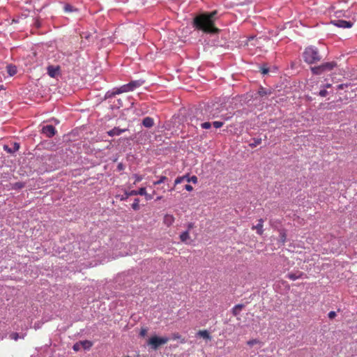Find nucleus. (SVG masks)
I'll return each instance as SVG.
<instances>
[{"mask_svg":"<svg viewBox=\"0 0 357 357\" xmlns=\"http://www.w3.org/2000/svg\"><path fill=\"white\" fill-rule=\"evenodd\" d=\"M216 14L217 11L214 10L197 16L193 21L194 26L207 33H218L220 30L214 24V18Z\"/></svg>","mask_w":357,"mask_h":357,"instance_id":"nucleus-1","label":"nucleus"},{"mask_svg":"<svg viewBox=\"0 0 357 357\" xmlns=\"http://www.w3.org/2000/svg\"><path fill=\"white\" fill-rule=\"evenodd\" d=\"M304 61L310 64L319 61L321 59L317 47L310 46L303 52Z\"/></svg>","mask_w":357,"mask_h":357,"instance_id":"nucleus-2","label":"nucleus"},{"mask_svg":"<svg viewBox=\"0 0 357 357\" xmlns=\"http://www.w3.org/2000/svg\"><path fill=\"white\" fill-rule=\"evenodd\" d=\"M169 340V339L167 337L154 335L148 340L147 344L152 350L156 351L160 346L167 343Z\"/></svg>","mask_w":357,"mask_h":357,"instance_id":"nucleus-3","label":"nucleus"},{"mask_svg":"<svg viewBox=\"0 0 357 357\" xmlns=\"http://www.w3.org/2000/svg\"><path fill=\"white\" fill-rule=\"evenodd\" d=\"M331 23L340 28H351L353 26V22L343 20H334L331 21Z\"/></svg>","mask_w":357,"mask_h":357,"instance_id":"nucleus-4","label":"nucleus"},{"mask_svg":"<svg viewBox=\"0 0 357 357\" xmlns=\"http://www.w3.org/2000/svg\"><path fill=\"white\" fill-rule=\"evenodd\" d=\"M56 132L55 128L52 125H47L43 126L42 128V133L46 135L47 137H53Z\"/></svg>","mask_w":357,"mask_h":357,"instance_id":"nucleus-5","label":"nucleus"},{"mask_svg":"<svg viewBox=\"0 0 357 357\" xmlns=\"http://www.w3.org/2000/svg\"><path fill=\"white\" fill-rule=\"evenodd\" d=\"M304 275H305L304 273H303L300 271H296L295 272L288 273L286 275V278L292 281H294L297 279L302 278Z\"/></svg>","mask_w":357,"mask_h":357,"instance_id":"nucleus-6","label":"nucleus"},{"mask_svg":"<svg viewBox=\"0 0 357 357\" xmlns=\"http://www.w3.org/2000/svg\"><path fill=\"white\" fill-rule=\"evenodd\" d=\"M336 66L337 63L335 61L326 62L320 65L321 68L323 70V73L326 71L332 70Z\"/></svg>","mask_w":357,"mask_h":357,"instance_id":"nucleus-7","label":"nucleus"},{"mask_svg":"<svg viewBox=\"0 0 357 357\" xmlns=\"http://www.w3.org/2000/svg\"><path fill=\"white\" fill-rule=\"evenodd\" d=\"M129 91H131L130 88L129 84H124V85L121 86V87H119L116 90L113 91L112 94L113 95H116V94H120V93H126V92H129Z\"/></svg>","mask_w":357,"mask_h":357,"instance_id":"nucleus-8","label":"nucleus"},{"mask_svg":"<svg viewBox=\"0 0 357 357\" xmlns=\"http://www.w3.org/2000/svg\"><path fill=\"white\" fill-rule=\"evenodd\" d=\"M20 149V144L17 142H14L13 144V147H9L8 145L3 146V149L9 153H15L18 151Z\"/></svg>","mask_w":357,"mask_h":357,"instance_id":"nucleus-9","label":"nucleus"},{"mask_svg":"<svg viewBox=\"0 0 357 357\" xmlns=\"http://www.w3.org/2000/svg\"><path fill=\"white\" fill-rule=\"evenodd\" d=\"M59 67H54L53 66H50L47 68V73L51 77H55L59 72Z\"/></svg>","mask_w":357,"mask_h":357,"instance_id":"nucleus-10","label":"nucleus"},{"mask_svg":"<svg viewBox=\"0 0 357 357\" xmlns=\"http://www.w3.org/2000/svg\"><path fill=\"white\" fill-rule=\"evenodd\" d=\"M144 83V81L139 79V80L131 81L130 82L128 83V84L130 86L131 91H132L135 89L141 86Z\"/></svg>","mask_w":357,"mask_h":357,"instance_id":"nucleus-11","label":"nucleus"},{"mask_svg":"<svg viewBox=\"0 0 357 357\" xmlns=\"http://www.w3.org/2000/svg\"><path fill=\"white\" fill-rule=\"evenodd\" d=\"M125 131H126L125 129H120L119 128H114L112 129L111 130L108 131L107 134H108V135L113 137V136H116V135H120L121 133H123Z\"/></svg>","mask_w":357,"mask_h":357,"instance_id":"nucleus-12","label":"nucleus"},{"mask_svg":"<svg viewBox=\"0 0 357 357\" xmlns=\"http://www.w3.org/2000/svg\"><path fill=\"white\" fill-rule=\"evenodd\" d=\"M142 125L146 128H151L154 125L153 119L151 117L147 116L143 119Z\"/></svg>","mask_w":357,"mask_h":357,"instance_id":"nucleus-13","label":"nucleus"},{"mask_svg":"<svg viewBox=\"0 0 357 357\" xmlns=\"http://www.w3.org/2000/svg\"><path fill=\"white\" fill-rule=\"evenodd\" d=\"M244 307V305L243 304H238V305H236L233 308H232V314L234 316H238L241 310Z\"/></svg>","mask_w":357,"mask_h":357,"instance_id":"nucleus-14","label":"nucleus"},{"mask_svg":"<svg viewBox=\"0 0 357 357\" xmlns=\"http://www.w3.org/2000/svg\"><path fill=\"white\" fill-rule=\"evenodd\" d=\"M79 344H81L82 348L85 350L90 349V348L93 346L92 342L89 340L79 341Z\"/></svg>","mask_w":357,"mask_h":357,"instance_id":"nucleus-15","label":"nucleus"},{"mask_svg":"<svg viewBox=\"0 0 357 357\" xmlns=\"http://www.w3.org/2000/svg\"><path fill=\"white\" fill-rule=\"evenodd\" d=\"M197 335H199V337H203L205 340H210L211 339V336L210 335L209 333L206 330L199 331L197 333Z\"/></svg>","mask_w":357,"mask_h":357,"instance_id":"nucleus-16","label":"nucleus"},{"mask_svg":"<svg viewBox=\"0 0 357 357\" xmlns=\"http://www.w3.org/2000/svg\"><path fill=\"white\" fill-rule=\"evenodd\" d=\"M180 239L182 242H184L185 243H190V242L188 241V240L190 239V236H189L188 231H183L180 235Z\"/></svg>","mask_w":357,"mask_h":357,"instance_id":"nucleus-17","label":"nucleus"},{"mask_svg":"<svg viewBox=\"0 0 357 357\" xmlns=\"http://www.w3.org/2000/svg\"><path fill=\"white\" fill-rule=\"evenodd\" d=\"M7 73L10 76H13L17 73V68L15 66L8 65L6 67Z\"/></svg>","mask_w":357,"mask_h":357,"instance_id":"nucleus-18","label":"nucleus"},{"mask_svg":"<svg viewBox=\"0 0 357 357\" xmlns=\"http://www.w3.org/2000/svg\"><path fill=\"white\" fill-rule=\"evenodd\" d=\"M64 11L66 13H72V12H75V11H77V9L75 7H73V6H71L70 4H66L64 6Z\"/></svg>","mask_w":357,"mask_h":357,"instance_id":"nucleus-19","label":"nucleus"},{"mask_svg":"<svg viewBox=\"0 0 357 357\" xmlns=\"http://www.w3.org/2000/svg\"><path fill=\"white\" fill-rule=\"evenodd\" d=\"M167 180H168V178L167 176H160V178L158 181H153V185H160L161 183L166 182Z\"/></svg>","mask_w":357,"mask_h":357,"instance_id":"nucleus-20","label":"nucleus"},{"mask_svg":"<svg viewBox=\"0 0 357 357\" xmlns=\"http://www.w3.org/2000/svg\"><path fill=\"white\" fill-rule=\"evenodd\" d=\"M131 207L135 211H138L140 208L139 199L138 198L135 199L134 202L131 205Z\"/></svg>","mask_w":357,"mask_h":357,"instance_id":"nucleus-21","label":"nucleus"},{"mask_svg":"<svg viewBox=\"0 0 357 357\" xmlns=\"http://www.w3.org/2000/svg\"><path fill=\"white\" fill-rule=\"evenodd\" d=\"M252 229V230H256L257 234H261L263 232V225H253Z\"/></svg>","mask_w":357,"mask_h":357,"instance_id":"nucleus-22","label":"nucleus"},{"mask_svg":"<svg viewBox=\"0 0 357 357\" xmlns=\"http://www.w3.org/2000/svg\"><path fill=\"white\" fill-rule=\"evenodd\" d=\"M311 70L315 75H320L323 73L320 66L311 68Z\"/></svg>","mask_w":357,"mask_h":357,"instance_id":"nucleus-23","label":"nucleus"},{"mask_svg":"<svg viewBox=\"0 0 357 357\" xmlns=\"http://www.w3.org/2000/svg\"><path fill=\"white\" fill-rule=\"evenodd\" d=\"M253 140H254V142L250 144V146L252 148L256 147L257 146L259 145L261 143V138H255Z\"/></svg>","mask_w":357,"mask_h":357,"instance_id":"nucleus-24","label":"nucleus"},{"mask_svg":"<svg viewBox=\"0 0 357 357\" xmlns=\"http://www.w3.org/2000/svg\"><path fill=\"white\" fill-rule=\"evenodd\" d=\"M187 178V175L183 176H178L175 179L174 185L179 184L182 183L185 178Z\"/></svg>","mask_w":357,"mask_h":357,"instance_id":"nucleus-25","label":"nucleus"},{"mask_svg":"<svg viewBox=\"0 0 357 357\" xmlns=\"http://www.w3.org/2000/svg\"><path fill=\"white\" fill-rule=\"evenodd\" d=\"M185 180H186L188 182H192L193 183H197V177L196 176H192L191 177H189L187 175V178Z\"/></svg>","mask_w":357,"mask_h":357,"instance_id":"nucleus-26","label":"nucleus"},{"mask_svg":"<svg viewBox=\"0 0 357 357\" xmlns=\"http://www.w3.org/2000/svg\"><path fill=\"white\" fill-rule=\"evenodd\" d=\"M195 114L197 116V120L203 121L204 119V118H202V111L201 109H196Z\"/></svg>","mask_w":357,"mask_h":357,"instance_id":"nucleus-27","label":"nucleus"},{"mask_svg":"<svg viewBox=\"0 0 357 357\" xmlns=\"http://www.w3.org/2000/svg\"><path fill=\"white\" fill-rule=\"evenodd\" d=\"M174 221V218L171 215H167L165 217V223H171L172 222Z\"/></svg>","mask_w":357,"mask_h":357,"instance_id":"nucleus-28","label":"nucleus"},{"mask_svg":"<svg viewBox=\"0 0 357 357\" xmlns=\"http://www.w3.org/2000/svg\"><path fill=\"white\" fill-rule=\"evenodd\" d=\"M132 195H138L137 190H133L128 192H125V198H128L130 196H132Z\"/></svg>","mask_w":357,"mask_h":357,"instance_id":"nucleus-29","label":"nucleus"},{"mask_svg":"<svg viewBox=\"0 0 357 357\" xmlns=\"http://www.w3.org/2000/svg\"><path fill=\"white\" fill-rule=\"evenodd\" d=\"M287 236L284 232H280V241L284 243L286 241Z\"/></svg>","mask_w":357,"mask_h":357,"instance_id":"nucleus-30","label":"nucleus"},{"mask_svg":"<svg viewBox=\"0 0 357 357\" xmlns=\"http://www.w3.org/2000/svg\"><path fill=\"white\" fill-rule=\"evenodd\" d=\"M134 178H135L134 184H136V183L140 182L143 179L142 176L140 175H138V174H135Z\"/></svg>","mask_w":357,"mask_h":357,"instance_id":"nucleus-31","label":"nucleus"},{"mask_svg":"<svg viewBox=\"0 0 357 357\" xmlns=\"http://www.w3.org/2000/svg\"><path fill=\"white\" fill-rule=\"evenodd\" d=\"M81 348L82 346L79 344V342H76L73 347V350L75 351H79L81 349Z\"/></svg>","mask_w":357,"mask_h":357,"instance_id":"nucleus-32","label":"nucleus"},{"mask_svg":"<svg viewBox=\"0 0 357 357\" xmlns=\"http://www.w3.org/2000/svg\"><path fill=\"white\" fill-rule=\"evenodd\" d=\"M201 127L204 129H209L211 127L210 122H204L201 124Z\"/></svg>","mask_w":357,"mask_h":357,"instance_id":"nucleus-33","label":"nucleus"},{"mask_svg":"<svg viewBox=\"0 0 357 357\" xmlns=\"http://www.w3.org/2000/svg\"><path fill=\"white\" fill-rule=\"evenodd\" d=\"M146 190L145 188H140L137 190V195H143V196H144V195H146Z\"/></svg>","mask_w":357,"mask_h":357,"instance_id":"nucleus-34","label":"nucleus"},{"mask_svg":"<svg viewBox=\"0 0 357 357\" xmlns=\"http://www.w3.org/2000/svg\"><path fill=\"white\" fill-rule=\"evenodd\" d=\"M148 329L146 328H142L139 332V335L141 337H145L147 334Z\"/></svg>","mask_w":357,"mask_h":357,"instance_id":"nucleus-35","label":"nucleus"},{"mask_svg":"<svg viewBox=\"0 0 357 357\" xmlns=\"http://www.w3.org/2000/svg\"><path fill=\"white\" fill-rule=\"evenodd\" d=\"M213 126L215 128H221L223 126V122H221V121H214L213 123Z\"/></svg>","mask_w":357,"mask_h":357,"instance_id":"nucleus-36","label":"nucleus"},{"mask_svg":"<svg viewBox=\"0 0 357 357\" xmlns=\"http://www.w3.org/2000/svg\"><path fill=\"white\" fill-rule=\"evenodd\" d=\"M10 337L14 340H17L20 338L17 333H13L10 335Z\"/></svg>","mask_w":357,"mask_h":357,"instance_id":"nucleus-37","label":"nucleus"},{"mask_svg":"<svg viewBox=\"0 0 357 357\" xmlns=\"http://www.w3.org/2000/svg\"><path fill=\"white\" fill-rule=\"evenodd\" d=\"M261 72L262 74L266 75L269 72V69L267 67L263 66L261 67Z\"/></svg>","mask_w":357,"mask_h":357,"instance_id":"nucleus-38","label":"nucleus"},{"mask_svg":"<svg viewBox=\"0 0 357 357\" xmlns=\"http://www.w3.org/2000/svg\"><path fill=\"white\" fill-rule=\"evenodd\" d=\"M319 96H321V97H326L327 95H328V91L325 89H323V90H321L319 91Z\"/></svg>","mask_w":357,"mask_h":357,"instance_id":"nucleus-39","label":"nucleus"},{"mask_svg":"<svg viewBox=\"0 0 357 357\" xmlns=\"http://www.w3.org/2000/svg\"><path fill=\"white\" fill-rule=\"evenodd\" d=\"M328 318H329V319H333V318H335V316H336V312H335V311H331V312L328 313Z\"/></svg>","mask_w":357,"mask_h":357,"instance_id":"nucleus-40","label":"nucleus"},{"mask_svg":"<svg viewBox=\"0 0 357 357\" xmlns=\"http://www.w3.org/2000/svg\"><path fill=\"white\" fill-rule=\"evenodd\" d=\"M144 197L146 200H151L153 198V195L148 194L147 192H146Z\"/></svg>","mask_w":357,"mask_h":357,"instance_id":"nucleus-41","label":"nucleus"},{"mask_svg":"<svg viewBox=\"0 0 357 357\" xmlns=\"http://www.w3.org/2000/svg\"><path fill=\"white\" fill-rule=\"evenodd\" d=\"M185 189L188 191H192L193 190V188L192 185L188 184L185 185Z\"/></svg>","mask_w":357,"mask_h":357,"instance_id":"nucleus-42","label":"nucleus"},{"mask_svg":"<svg viewBox=\"0 0 357 357\" xmlns=\"http://www.w3.org/2000/svg\"><path fill=\"white\" fill-rule=\"evenodd\" d=\"M181 337V335L178 333H174L173 335V338L174 340L179 339Z\"/></svg>","mask_w":357,"mask_h":357,"instance_id":"nucleus-43","label":"nucleus"},{"mask_svg":"<svg viewBox=\"0 0 357 357\" xmlns=\"http://www.w3.org/2000/svg\"><path fill=\"white\" fill-rule=\"evenodd\" d=\"M355 10L354 16V18L357 20V6L354 7V8Z\"/></svg>","mask_w":357,"mask_h":357,"instance_id":"nucleus-44","label":"nucleus"},{"mask_svg":"<svg viewBox=\"0 0 357 357\" xmlns=\"http://www.w3.org/2000/svg\"><path fill=\"white\" fill-rule=\"evenodd\" d=\"M335 15L337 17H340L342 16V11H336L335 12Z\"/></svg>","mask_w":357,"mask_h":357,"instance_id":"nucleus-45","label":"nucleus"},{"mask_svg":"<svg viewBox=\"0 0 357 357\" xmlns=\"http://www.w3.org/2000/svg\"><path fill=\"white\" fill-rule=\"evenodd\" d=\"M256 342L255 340H250L248 344L250 345H253Z\"/></svg>","mask_w":357,"mask_h":357,"instance_id":"nucleus-46","label":"nucleus"},{"mask_svg":"<svg viewBox=\"0 0 357 357\" xmlns=\"http://www.w3.org/2000/svg\"><path fill=\"white\" fill-rule=\"evenodd\" d=\"M127 199V198H125V194H124V195H123L121 197V198H120V199H121V200H125V199Z\"/></svg>","mask_w":357,"mask_h":357,"instance_id":"nucleus-47","label":"nucleus"},{"mask_svg":"<svg viewBox=\"0 0 357 357\" xmlns=\"http://www.w3.org/2000/svg\"><path fill=\"white\" fill-rule=\"evenodd\" d=\"M331 84H326V88H329V87H331Z\"/></svg>","mask_w":357,"mask_h":357,"instance_id":"nucleus-48","label":"nucleus"},{"mask_svg":"<svg viewBox=\"0 0 357 357\" xmlns=\"http://www.w3.org/2000/svg\"><path fill=\"white\" fill-rule=\"evenodd\" d=\"M118 168L119 169H122V165L121 164L119 165Z\"/></svg>","mask_w":357,"mask_h":357,"instance_id":"nucleus-49","label":"nucleus"},{"mask_svg":"<svg viewBox=\"0 0 357 357\" xmlns=\"http://www.w3.org/2000/svg\"><path fill=\"white\" fill-rule=\"evenodd\" d=\"M161 199V197H158L157 198V199Z\"/></svg>","mask_w":357,"mask_h":357,"instance_id":"nucleus-50","label":"nucleus"},{"mask_svg":"<svg viewBox=\"0 0 357 357\" xmlns=\"http://www.w3.org/2000/svg\"><path fill=\"white\" fill-rule=\"evenodd\" d=\"M197 118V116H196V119ZM193 119H195V116H193ZM196 121H197L198 120L196 119Z\"/></svg>","mask_w":357,"mask_h":357,"instance_id":"nucleus-51","label":"nucleus"}]
</instances>
